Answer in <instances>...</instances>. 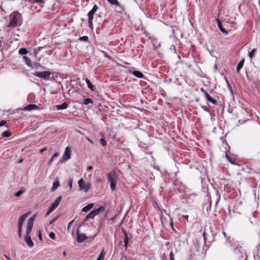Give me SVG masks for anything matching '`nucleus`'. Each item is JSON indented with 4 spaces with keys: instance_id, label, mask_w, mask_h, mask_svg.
Masks as SVG:
<instances>
[{
    "instance_id": "obj_1",
    "label": "nucleus",
    "mask_w": 260,
    "mask_h": 260,
    "mask_svg": "<svg viewBox=\"0 0 260 260\" xmlns=\"http://www.w3.org/2000/svg\"><path fill=\"white\" fill-rule=\"evenodd\" d=\"M107 177L108 181L110 182L111 190L112 191L115 190L118 179L117 174L114 171H111L107 174Z\"/></svg>"
},
{
    "instance_id": "obj_2",
    "label": "nucleus",
    "mask_w": 260,
    "mask_h": 260,
    "mask_svg": "<svg viewBox=\"0 0 260 260\" xmlns=\"http://www.w3.org/2000/svg\"><path fill=\"white\" fill-rule=\"evenodd\" d=\"M233 250L239 260H245L246 253L244 248L241 246H234Z\"/></svg>"
},
{
    "instance_id": "obj_3",
    "label": "nucleus",
    "mask_w": 260,
    "mask_h": 260,
    "mask_svg": "<svg viewBox=\"0 0 260 260\" xmlns=\"http://www.w3.org/2000/svg\"><path fill=\"white\" fill-rule=\"evenodd\" d=\"M98 7L96 5H94L92 9L88 13V24L89 27L91 29H93L92 21L93 19V15L96 11L98 10Z\"/></svg>"
},
{
    "instance_id": "obj_4",
    "label": "nucleus",
    "mask_w": 260,
    "mask_h": 260,
    "mask_svg": "<svg viewBox=\"0 0 260 260\" xmlns=\"http://www.w3.org/2000/svg\"><path fill=\"white\" fill-rule=\"evenodd\" d=\"M78 184L80 190H83L85 193L88 192L91 186L90 182L86 183L83 179L81 178L78 181Z\"/></svg>"
},
{
    "instance_id": "obj_5",
    "label": "nucleus",
    "mask_w": 260,
    "mask_h": 260,
    "mask_svg": "<svg viewBox=\"0 0 260 260\" xmlns=\"http://www.w3.org/2000/svg\"><path fill=\"white\" fill-rule=\"evenodd\" d=\"M105 207L103 206H100L97 209L92 210L86 216L84 220V221H87L89 219L93 218L96 215L99 214L101 212H104L105 211Z\"/></svg>"
},
{
    "instance_id": "obj_6",
    "label": "nucleus",
    "mask_w": 260,
    "mask_h": 260,
    "mask_svg": "<svg viewBox=\"0 0 260 260\" xmlns=\"http://www.w3.org/2000/svg\"><path fill=\"white\" fill-rule=\"evenodd\" d=\"M19 14L18 12H14L10 15V21L8 24L9 27H15L17 25V19Z\"/></svg>"
},
{
    "instance_id": "obj_7",
    "label": "nucleus",
    "mask_w": 260,
    "mask_h": 260,
    "mask_svg": "<svg viewBox=\"0 0 260 260\" xmlns=\"http://www.w3.org/2000/svg\"><path fill=\"white\" fill-rule=\"evenodd\" d=\"M28 213H25L22 215L19 219L18 221V235L19 237L20 238L21 235V231L22 229V225L23 224L26 219V218L28 216Z\"/></svg>"
},
{
    "instance_id": "obj_8",
    "label": "nucleus",
    "mask_w": 260,
    "mask_h": 260,
    "mask_svg": "<svg viewBox=\"0 0 260 260\" xmlns=\"http://www.w3.org/2000/svg\"><path fill=\"white\" fill-rule=\"evenodd\" d=\"M35 217L36 216L34 215L28 219L27 223L26 233L30 234L34 225Z\"/></svg>"
},
{
    "instance_id": "obj_9",
    "label": "nucleus",
    "mask_w": 260,
    "mask_h": 260,
    "mask_svg": "<svg viewBox=\"0 0 260 260\" xmlns=\"http://www.w3.org/2000/svg\"><path fill=\"white\" fill-rule=\"evenodd\" d=\"M71 149L69 147H67L65 149L63 155L62 157L61 162H64L71 158Z\"/></svg>"
},
{
    "instance_id": "obj_10",
    "label": "nucleus",
    "mask_w": 260,
    "mask_h": 260,
    "mask_svg": "<svg viewBox=\"0 0 260 260\" xmlns=\"http://www.w3.org/2000/svg\"><path fill=\"white\" fill-rule=\"evenodd\" d=\"M34 75L40 78L46 79L50 76L51 73L49 71L37 72Z\"/></svg>"
},
{
    "instance_id": "obj_11",
    "label": "nucleus",
    "mask_w": 260,
    "mask_h": 260,
    "mask_svg": "<svg viewBox=\"0 0 260 260\" xmlns=\"http://www.w3.org/2000/svg\"><path fill=\"white\" fill-rule=\"evenodd\" d=\"M30 234L26 233V235L24 238V240L29 247H32L34 245V243L31 239V237L29 235Z\"/></svg>"
},
{
    "instance_id": "obj_12",
    "label": "nucleus",
    "mask_w": 260,
    "mask_h": 260,
    "mask_svg": "<svg viewBox=\"0 0 260 260\" xmlns=\"http://www.w3.org/2000/svg\"><path fill=\"white\" fill-rule=\"evenodd\" d=\"M61 200V197L59 196L57 197L56 200L54 201V202L51 205L49 209H50L53 211L58 206L60 201Z\"/></svg>"
},
{
    "instance_id": "obj_13",
    "label": "nucleus",
    "mask_w": 260,
    "mask_h": 260,
    "mask_svg": "<svg viewBox=\"0 0 260 260\" xmlns=\"http://www.w3.org/2000/svg\"><path fill=\"white\" fill-rule=\"evenodd\" d=\"M110 4L118 7L121 11L124 10V8L122 6L117 0H107Z\"/></svg>"
},
{
    "instance_id": "obj_14",
    "label": "nucleus",
    "mask_w": 260,
    "mask_h": 260,
    "mask_svg": "<svg viewBox=\"0 0 260 260\" xmlns=\"http://www.w3.org/2000/svg\"><path fill=\"white\" fill-rule=\"evenodd\" d=\"M26 64L31 68H34V64L31 60L26 56H24L22 58Z\"/></svg>"
},
{
    "instance_id": "obj_15",
    "label": "nucleus",
    "mask_w": 260,
    "mask_h": 260,
    "mask_svg": "<svg viewBox=\"0 0 260 260\" xmlns=\"http://www.w3.org/2000/svg\"><path fill=\"white\" fill-rule=\"evenodd\" d=\"M123 233L124 236V246H125V248H126V247L127 246L128 243V240L130 238V236L127 234V233L125 230H123Z\"/></svg>"
},
{
    "instance_id": "obj_16",
    "label": "nucleus",
    "mask_w": 260,
    "mask_h": 260,
    "mask_svg": "<svg viewBox=\"0 0 260 260\" xmlns=\"http://www.w3.org/2000/svg\"><path fill=\"white\" fill-rule=\"evenodd\" d=\"M38 109V107L34 104H29L26 106L23 110L25 111H31L32 110H35Z\"/></svg>"
},
{
    "instance_id": "obj_17",
    "label": "nucleus",
    "mask_w": 260,
    "mask_h": 260,
    "mask_svg": "<svg viewBox=\"0 0 260 260\" xmlns=\"http://www.w3.org/2000/svg\"><path fill=\"white\" fill-rule=\"evenodd\" d=\"M85 81L87 85L88 88L92 91H95L94 87L91 83L90 81L87 78H86Z\"/></svg>"
},
{
    "instance_id": "obj_18",
    "label": "nucleus",
    "mask_w": 260,
    "mask_h": 260,
    "mask_svg": "<svg viewBox=\"0 0 260 260\" xmlns=\"http://www.w3.org/2000/svg\"><path fill=\"white\" fill-rule=\"evenodd\" d=\"M93 206V204L90 203L85 206L82 208V212H87L90 210Z\"/></svg>"
},
{
    "instance_id": "obj_19",
    "label": "nucleus",
    "mask_w": 260,
    "mask_h": 260,
    "mask_svg": "<svg viewBox=\"0 0 260 260\" xmlns=\"http://www.w3.org/2000/svg\"><path fill=\"white\" fill-rule=\"evenodd\" d=\"M86 239V237L85 235L83 234H77V240L78 242L81 243L83 242Z\"/></svg>"
},
{
    "instance_id": "obj_20",
    "label": "nucleus",
    "mask_w": 260,
    "mask_h": 260,
    "mask_svg": "<svg viewBox=\"0 0 260 260\" xmlns=\"http://www.w3.org/2000/svg\"><path fill=\"white\" fill-rule=\"evenodd\" d=\"M133 75L139 78H143L144 75L140 71H135L132 73Z\"/></svg>"
},
{
    "instance_id": "obj_21",
    "label": "nucleus",
    "mask_w": 260,
    "mask_h": 260,
    "mask_svg": "<svg viewBox=\"0 0 260 260\" xmlns=\"http://www.w3.org/2000/svg\"><path fill=\"white\" fill-rule=\"evenodd\" d=\"M244 63V59H242L238 64L237 66V72H239L240 70L242 68Z\"/></svg>"
},
{
    "instance_id": "obj_22",
    "label": "nucleus",
    "mask_w": 260,
    "mask_h": 260,
    "mask_svg": "<svg viewBox=\"0 0 260 260\" xmlns=\"http://www.w3.org/2000/svg\"><path fill=\"white\" fill-rule=\"evenodd\" d=\"M67 107H68V104L66 102H64L63 103H62L61 105H57V109L58 110H64V109H67Z\"/></svg>"
},
{
    "instance_id": "obj_23",
    "label": "nucleus",
    "mask_w": 260,
    "mask_h": 260,
    "mask_svg": "<svg viewBox=\"0 0 260 260\" xmlns=\"http://www.w3.org/2000/svg\"><path fill=\"white\" fill-rule=\"evenodd\" d=\"M59 185V183L58 180H56V181H54L53 183V185H52L51 190L52 191H54L58 187Z\"/></svg>"
},
{
    "instance_id": "obj_24",
    "label": "nucleus",
    "mask_w": 260,
    "mask_h": 260,
    "mask_svg": "<svg viewBox=\"0 0 260 260\" xmlns=\"http://www.w3.org/2000/svg\"><path fill=\"white\" fill-rule=\"evenodd\" d=\"M218 26L220 30L221 31H222L223 33L225 34H228V32L226 31L225 29H224L222 27V24L220 21H218Z\"/></svg>"
},
{
    "instance_id": "obj_25",
    "label": "nucleus",
    "mask_w": 260,
    "mask_h": 260,
    "mask_svg": "<svg viewBox=\"0 0 260 260\" xmlns=\"http://www.w3.org/2000/svg\"><path fill=\"white\" fill-rule=\"evenodd\" d=\"M256 52V49H253L251 50L250 51H248V56L251 59H252L253 58Z\"/></svg>"
},
{
    "instance_id": "obj_26",
    "label": "nucleus",
    "mask_w": 260,
    "mask_h": 260,
    "mask_svg": "<svg viewBox=\"0 0 260 260\" xmlns=\"http://www.w3.org/2000/svg\"><path fill=\"white\" fill-rule=\"evenodd\" d=\"M18 52L19 54L23 55L27 54L28 51L26 48H22L19 49Z\"/></svg>"
},
{
    "instance_id": "obj_27",
    "label": "nucleus",
    "mask_w": 260,
    "mask_h": 260,
    "mask_svg": "<svg viewBox=\"0 0 260 260\" xmlns=\"http://www.w3.org/2000/svg\"><path fill=\"white\" fill-rule=\"evenodd\" d=\"M11 135H12V133L9 131H6L4 132L2 134L3 137H6V138H8V137L11 136Z\"/></svg>"
},
{
    "instance_id": "obj_28",
    "label": "nucleus",
    "mask_w": 260,
    "mask_h": 260,
    "mask_svg": "<svg viewBox=\"0 0 260 260\" xmlns=\"http://www.w3.org/2000/svg\"><path fill=\"white\" fill-rule=\"evenodd\" d=\"M104 252V249H103V250H102L101 252L100 253V254L98 256L96 260H104V256H105Z\"/></svg>"
},
{
    "instance_id": "obj_29",
    "label": "nucleus",
    "mask_w": 260,
    "mask_h": 260,
    "mask_svg": "<svg viewBox=\"0 0 260 260\" xmlns=\"http://www.w3.org/2000/svg\"><path fill=\"white\" fill-rule=\"evenodd\" d=\"M92 103H93V101L90 98H86V99H84V100L83 101V104L86 105H87L89 104H92Z\"/></svg>"
},
{
    "instance_id": "obj_30",
    "label": "nucleus",
    "mask_w": 260,
    "mask_h": 260,
    "mask_svg": "<svg viewBox=\"0 0 260 260\" xmlns=\"http://www.w3.org/2000/svg\"><path fill=\"white\" fill-rule=\"evenodd\" d=\"M58 155H59L58 153H57V152L55 153L53 155V156H52V157H51V158L50 159V160L49 161V162H48L49 165H50V164H51V162H52V161L53 160V159H54L55 158H56V157H58Z\"/></svg>"
},
{
    "instance_id": "obj_31",
    "label": "nucleus",
    "mask_w": 260,
    "mask_h": 260,
    "mask_svg": "<svg viewBox=\"0 0 260 260\" xmlns=\"http://www.w3.org/2000/svg\"><path fill=\"white\" fill-rule=\"evenodd\" d=\"M80 41L87 42L88 41V37L86 36H82L78 39Z\"/></svg>"
},
{
    "instance_id": "obj_32",
    "label": "nucleus",
    "mask_w": 260,
    "mask_h": 260,
    "mask_svg": "<svg viewBox=\"0 0 260 260\" xmlns=\"http://www.w3.org/2000/svg\"><path fill=\"white\" fill-rule=\"evenodd\" d=\"M225 239H226V242H225L226 244H229V246L232 248L234 247V245L233 244V243L231 242L230 238L229 237H226V238H225Z\"/></svg>"
},
{
    "instance_id": "obj_33",
    "label": "nucleus",
    "mask_w": 260,
    "mask_h": 260,
    "mask_svg": "<svg viewBox=\"0 0 260 260\" xmlns=\"http://www.w3.org/2000/svg\"><path fill=\"white\" fill-rule=\"evenodd\" d=\"M207 101L208 102L212 103L213 104H215V105L217 104V101L216 100L214 99L213 98H212L211 96H210L209 98V99L207 100Z\"/></svg>"
},
{
    "instance_id": "obj_34",
    "label": "nucleus",
    "mask_w": 260,
    "mask_h": 260,
    "mask_svg": "<svg viewBox=\"0 0 260 260\" xmlns=\"http://www.w3.org/2000/svg\"><path fill=\"white\" fill-rule=\"evenodd\" d=\"M24 192V191L23 190L20 189L19 191H18L17 192H16L15 193V196H16V197H19L21 194H22Z\"/></svg>"
},
{
    "instance_id": "obj_35",
    "label": "nucleus",
    "mask_w": 260,
    "mask_h": 260,
    "mask_svg": "<svg viewBox=\"0 0 260 260\" xmlns=\"http://www.w3.org/2000/svg\"><path fill=\"white\" fill-rule=\"evenodd\" d=\"M100 143L103 146H105L107 144L106 140L103 138L100 139Z\"/></svg>"
},
{
    "instance_id": "obj_36",
    "label": "nucleus",
    "mask_w": 260,
    "mask_h": 260,
    "mask_svg": "<svg viewBox=\"0 0 260 260\" xmlns=\"http://www.w3.org/2000/svg\"><path fill=\"white\" fill-rule=\"evenodd\" d=\"M226 157L228 160L232 164H235V160L233 158H231L227 154H226Z\"/></svg>"
},
{
    "instance_id": "obj_37",
    "label": "nucleus",
    "mask_w": 260,
    "mask_h": 260,
    "mask_svg": "<svg viewBox=\"0 0 260 260\" xmlns=\"http://www.w3.org/2000/svg\"><path fill=\"white\" fill-rule=\"evenodd\" d=\"M49 237L52 239H55V234L53 232H50L49 235Z\"/></svg>"
},
{
    "instance_id": "obj_38",
    "label": "nucleus",
    "mask_w": 260,
    "mask_h": 260,
    "mask_svg": "<svg viewBox=\"0 0 260 260\" xmlns=\"http://www.w3.org/2000/svg\"><path fill=\"white\" fill-rule=\"evenodd\" d=\"M68 185L69 186L72 188V186H73V180L72 179H69L68 180Z\"/></svg>"
},
{
    "instance_id": "obj_39",
    "label": "nucleus",
    "mask_w": 260,
    "mask_h": 260,
    "mask_svg": "<svg viewBox=\"0 0 260 260\" xmlns=\"http://www.w3.org/2000/svg\"><path fill=\"white\" fill-rule=\"evenodd\" d=\"M169 255H170V260H174V255L172 251L170 252Z\"/></svg>"
},
{
    "instance_id": "obj_40",
    "label": "nucleus",
    "mask_w": 260,
    "mask_h": 260,
    "mask_svg": "<svg viewBox=\"0 0 260 260\" xmlns=\"http://www.w3.org/2000/svg\"><path fill=\"white\" fill-rule=\"evenodd\" d=\"M7 123V121L6 120H2L0 122V127L5 125Z\"/></svg>"
},
{
    "instance_id": "obj_41",
    "label": "nucleus",
    "mask_w": 260,
    "mask_h": 260,
    "mask_svg": "<svg viewBox=\"0 0 260 260\" xmlns=\"http://www.w3.org/2000/svg\"><path fill=\"white\" fill-rule=\"evenodd\" d=\"M34 2L36 3H44L45 0H34Z\"/></svg>"
},
{
    "instance_id": "obj_42",
    "label": "nucleus",
    "mask_w": 260,
    "mask_h": 260,
    "mask_svg": "<svg viewBox=\"0 0 260 260\" xmlns=\"http://www.w3.org/2000/svg\"><path fill=\"white\" fill-rule=\"evenodd\" d=\"M52 212H53V211L51 210L50 209H49L48 211L46 213V216L49 215Z\"/></svg>"
},
{
    "instance_id": "obj_43",
    "label": "nucleus",
    "mask_w": 260,
    "mask_h": 260,
    "mask_svg": "<svg viewBox=\"0 0 260 260\" xmlns=\"http://www.w3.org/2000/svg\"><path fill=\"white\" fill-rule=\"evenodd\" d=\"M38 237L40 240H42V233H41V231H39Z\"/></svg>"
},
{
    "instance_id": "obj_44",
    "label": "nucleus",
    "mask_w": 260,
    "mask_h": 260,
    "mask_svg": "<svg viewBox=\"0 0 260 260\" xmlns=\"http://www.w3.org/2000/svg\"><path fill=\"white\" fill-rule=\"evenodd\" d=\"M57 218H54L50 222V224H52L57 220Z\"/></svg>"
},
{
    "instance_id": "obj_45",
    "label": "nucleus",
    "mask_w": 260,
    "mask_h": 260,
    "mask_svg": "<svg viewBox=\"0 0 260 260\" xmlns=\"http://www.w3.org/2000/svg\"><path fill=\"white\" fill-rule=\"evenodd\" d=\"M46 150V148H42L39 150L40 153H43Z\"/></svg>"
},
{
    "instance_id": "obj_46",
    "label": "nucleus",
    "mask_w": 260,
    "mask_h": 260,
    "mask_svg": "<svg viewBox=\"0 0 260 260\" xmlns=\"http://www.w3.org/2000/svg\"><path fill=\"white\" fill-rule=\"evenodd\" d=\"M85 138L90 143H91L92 144H93V142L91 139H90L88 137H85Z\"/></svg>"
},
{
    "instance_id": "obj_47",
    "label": "nucleus",
    "mask_w": 260,
    "mask_h": 260,
    "mask_svg": "<svg viewBox=\"0 0 260 260\" xmlns=\"http://www.w3.org/2000/svg\"><path fill=\"white\" fill-rule=\"evenodd\" d=\"M93 169L92 167V166H88L87 168V171H90L92 169Z\"/></svg>"
},
{
    "instance_id": "obj_48",
    "label": "nucleus",
    "mask_w": 260,
    "mask_h": 260,
    "mask_svg": "<svg viewBox=\"0 0 260 260\" xmlns=\"http://www.w3.org/2000/svg\"><path fill=\"white\" fill-rule=\"evenodd\" d=\"M4 256L8 260H11V259L10 258V257L8 256V255H5Z\"/></svg>"
},
{
    "instance_id": "obj_49",
    "label": "nucleus",
    "mask_w": 260,
    "mask_h": 260,
    "mask_svg": "<svg viewBox=\"0 0 260 260\" xmlns=\"http://www.w3.org/2000/svg\"><path fill=\"white\" fill-rule=\"evenodd\" d=\"M202 108L206 111H208L207 108L205 106H203Z\"/></svg>"
},
{
    "instance_id": "obj_50",
    "label": "nucleus",
    "mask_w": 260,
    "mask_h": 260,
    "mask_svg": "<svg viewBox=\"0 0 260 260\" xmlns=\"http://www.w3.org/2000/svg\"><path fill=\"white\" fill-rule=\"evenodd\" d=\"M222 234H223V236H224V237L225 238H226V237H228L226 236V234L225 232H222Z\"/></svg>"
},
{
    "instance_id": "obj_51",
    "label": "nucleus",
    "mask_w": 260,
    "mask_h": 260,
    "mask_svg": "<svg viewBox=\"0 0 260 260\" xmlns=\"http://www.w3.org/2000/svg\"><path fill=\"white\" fill-rule=\"evenodd\" d=\"M23 159L21 158V159H19V160L18 161V163L20 164V163L23 162Z\"/></svg>"
},
{
    "instance_id": "obj_52",
    "label": "nucleus",
    "mask_w": 260,
    "mask_h": 260,
    "mask_svg": "<svg viewBox=\"0 0 260 260\" xmlns=\"http://www.w3.org/2000/svg\"><path fill=\"white\" fill-rule=\"evenodd\" d=\"M115 218H116V215H115L114 216L111 217L110 218V220H114L115 219Z\"/></svg>"
},
{
    "instance_id": "obj_53",
    "label": "nucleus",
    "mask_w": 260,
    "mask_h": 260,
    "mask_svg": "<svg viewBox=\"0 0 260 260\" xmlns=\"http://www.w3.org/2000/svg\"><path fill=\"white\" fill-rule=\"evenodd\" d=\"M211 96L208 94H207V95L206 96V99H207V100L208 99H209V98Z\"/></svg>"
},
{
    "instance_id": "obj_54",
    "label": "nucleus",
    "mask_w": 260,
    "mask_h": 260,
    "mask_svg": "<svg viewBox=\"0 0 260 260\" xmlns=\"http://www.w3.org/2000/svg\"><path fill=\"white\" fill-rule=\"evenodd\" d=\"M211 96L208 94H207V95L206 96V99H207V100L208 99H209V98Z\"/></svg>"
},
{
    "instance_id": "obj_55",
    "label": "nucleus",
    "mask_w": 260,
    "mask_h": 260,
    "mask_svg": "<svg viewBox=\"0 0 260 260\" xmlns=\"http://www.w3.org/2000/svg\"><path fill=\"white\" fill-rule=\"evenodd\" d=\"M204 93L205 94V96H206L207 94H208V93L206 91H204Z\"/></svg>"
},
{
    "instance_id": "obj_56",
    "label": "nucleus",
    "mask_w": 260,
    "mask_h": 260,
    "mask_svg": "<svg viewBox=\"0 0 260 260\" xmlns=\"http://www.w3.org/2000/svg\"><path fill=\"white\" fill-rule=\"evenodd\" d=\"M77 132H78V133H79V134H80L82 135V132H81L80 130H77Z\"/></svg>"
},
{
    "instance_id": "obj_57",
    "label": "nucleus",
    "mask_w": 260,
    "mask_h": 260,
    "mask_svg": "<svg viewBox=\"0 0 260 260\" xmlns=\"http://www.w3.org/2000/svg\"><path fill=\"white\" fill-rule=\"evenodd\" d=\"M63 256H66V255H67V253H66V251H63Z\"/></svg>"
},
{
    "instance_id": "obj_58",
    "label": "nucleus",
    "mask_w": 260,
    "mask_h": 260,
    "mask_svg": "<svg viewBox=\"0 0 260 260\" xmlns=\"http://www.w3.org/2000/svg\"><path fill=\"white\" fill-rule=\"evenodd\" d=\"M40 66H41V65H40V64H37H37H35V67H40Z\"/></svg>"
},
{
    "instance_id": "obj_59",
    "label": "nucleus",
    "mask_w": 260,
    "mask_h": 260,
    "mask_svg": "<svg viewBox=\"0 0 260 260\" xmlns=\"http://www.w3.org/2000/svg\"><path fill=\"white\" fill-rule=\"evenodd\" d=\"M73 221H71V222L69 223V225H68V227L70 226V225L71 224H72V223H73Z\"/></svg>"
},
{
    "instance_id": "obj_60",
    "label": "nucleus",
    "mask_w": 260,
    "mask_h": 260,
    "mask_svg": "<svg viewBox=\"0 0 260 260\" xmlns=\"http://www.w3.org/2000/svg\"><path fill=\"white\" fill-rule=\"evenodd\" d=\"M202 91L204 93V91H205L203 88H201Z\"/></svg>"
},
{
    "instance_id": "obj_61",
    "label": "nucleus",
    "mask_w": 260,
    "mask_h": 260,
    "mask_svg": "<svg viewBox=\"0 0 260 260\" xmlns=\"http://www.w3.org/2000/svg\"><path fill=\"white\" fill-rule=\"evenodd\" d=\"M185 218H187L188 216L187 215V216H185Z\"/></svg>"
}]
</instances>
